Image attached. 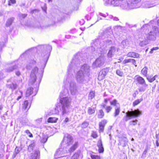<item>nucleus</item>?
I'll list each match as a JSON object with an SVG mask.
<instances>
[{
  "instance_id": "1",
  "label": "nucleus",
  "mask_w": 159,
  "mask_h": 159,
  "mask_svg": "<svg viewBox=\"0 0 159 159\" xmlns=\"http://www.w3.org/2000/svg\"><path fill=\"white\" fill-rule=\"evenodd\" d=\"M85 59L82 53L78 52L74 56L71 61L67 68L68 76L64 80L65 88H69L72 95H76L78 92L76 83L72 78L73 72L75 73V78L77 82L82 85L88 84L89 80L90 67L84 63Z\"/></svg>"
},
{
  "instance_id": "2",
  "label": "nucleus",
  "mask_w": 159,
  "mask_h": 159,
  "mask_svg": "<svg viewBox=\"0 0 159 159\" xmlns=\"http://www.w3.org/2000/svg\"><path fill=\"white\" fill-rule=\"evenodd\" d=\"M52 47L49 45H39L36 47H34L28 49L21 55L23 56L28 51H37L42 52V56L43 61L41 63V68L39 70L38 68L35 67L32 70L30 74V78L29 80V85H32L36 83V87L39 86L43 77L44 69L50 56L52 50Z\"/></svg>"
},
{
  "instance_id": "3",
  "label": "nucleus",
  "mask_w": 159,
  "mask_h": 159,
  "mask_svg": "<svg viewBox=\"0 0 159 159\" xmlns=\"http://www.w3.org/2000/svg\"><path fill=\"white\" fill-rule=\"evenodd\" d=\"M111 32V30L108 29L100 31L98 39L93 41L91 44V50L92 52H94V54L100 53L107 46L112 44L111 39L105 40L102 42L100 41L101 39L108 37Z\"/></svg>"
},
{
  "instance_id": "4",
  "label": "nucleus",
  "mask_w": 159,
  "mask_h": 159,
  "mask_svg": "<svg viewBox=\"0 0 159 159\" xmlns=\"http://www.w3.org/2000/svg\"><path fill=\"white\" fill-rule=\"evenodd\" d=\"M69 94L68 89H65L62 91L59 95L60 102L56 106L55 109V113L58 114L59 112H61L62 115L68 114L72 110L71 102L72 99L68 97H63L66 96Z\"/></svg>"
},
{
  "instance_id": "5",
  "label": "nucleus",
  "mask_w": 159,
  "mask_h": 159,
  "mask_svg": "<svg viewBox=\"0 0 159 159\" xmlns=\"http://www.w3.org/2000/svg\"><path fill=\"white\" fill-rule=\"evenodd\" d=\"M154 22V20H151L147 24H145L143 26V28L148 26L152 27V30L148 34H145L146 38L147 40L152 41L155 40L157 35H159V28L156 26H153L152 24Z\"/></svg>"
},
{
  "instance_id": "6",
  "label": "nucleus",
  "mask_w": 159,
  "mask_h": 159,
  "mask_svg": "<svg viewBox=\"0 0 159 159\" xmlns=\"http://www.w3.org/2000/svg\"><path fill=\"white\" fill-rule=\"evenodd\" d=\"M121 6L123 10H129L142 7V2L141 0H129L124 2Z\"/></svg>"
},
{
  "instance_id": "7",
  "label": "nucleus",
  "mask_w": 159,
  "mask_h": 159,
  "mask_svg": "<svg viewBox=\"0 0 159 159\" xmlns=\"http://www.w3.org/2000/svg\"><path fill=\"white\" fill-rule=\"evenodd\" d=\"M68 150V147L61 145L55 154L56 159H67L68 156L70 155Z\"/></svg>"
},
{
  "instance_id": "8",
  "label": "nucleus",
  "mask_w": 159,
  "mask_h": 159,
  "mask_svg": "<svg viewBox=\"0 0 159 159\" xmlns=\"http://www.w3.org/2000/svg\"><path fill=\"white\" fill-rule=\"evenodd\" d=\"M142 114V112L139 109L134 110H131V111H128L126 113V117L124 118L123 119L126 121L129 120L134 118H136Z\"/></svg>"
},
{
  "instance_id": "9",
  "label": "nucleus",
  "mask_w": 159,
  "mask_h": 159,
  "mask_svg": "<svg viewBox=\"0 0 159 159\" xmlns=\"http://www.w3.org/2000/svg\"><path fill=\"white\" fill-rule=\"evenodd\" d=\"M134 79L139 84L143 85L139 87V92H144L148 88V85L146 83L144 79L142 77L138 75L135 76Z\"/></svg>"
},
{
  "instance_id": "10",
  "label": "nucleus",
  "mask_w": 159,
  "mask_h": 159,
  "mask_svg": "<svg viewBox=\"0 0 159 159\" xmlns=\"http://www.w3.org/2000/svg\"><path fill=\"white\" fill-rule=\"evenodd\" d=\"M73 139L72 136L68 134L65 135L64 138L62 142L61 145L62 146H65L68 147L73 143Z\"/></svg>"
},
{
  "instance_id": "11",
  "label": "nucleus",
  "mask_w": 159,
  "mask_h": 159,
  "mask_svg": "<svg viewBox=\"0 0 159 159\" xmlns=\"http://www.w3.org/2000/svg\"><path fill=\"white\" fill-rule=\"evenodd\" d=\"M110 103L111 105L115 106L114 116L116 117L118 116L120 113V107L119 104L117 103V101L116 99H114L113 101H110Z\"/></svg>"
},
{
  "instance_id": "12",
  "label": "nucleus",
  "mask_w": 159,
  "mask_h": 159,
  "mask_svg": "<svg viewBox=\"0 0 159 159\" xmlns=\"http://www.w3.org/2000/svg\"><path fill=\"white\" fill-rule=\"evenodd\" d=\"M104 63V59L103 57H100L97 59L92 64V67L93 68L102 66Z\"/></svg>"
},
{
  "instance_id": "13",
  "label": "nucleus",
  "mask_w": 159,
  "mask_h": 159,
  "mask_svg": "<svg viewBox=\"0 0 159 159\" xmlns=\"http://www.w3.org/2000/svg\"><path fill=\"white\" fill-rule=\"evenodd\" d=\"M17 62L14 61L12 62L11 65L5 70V71L9 72L17 69L18 67Z\"/></svg>"
},
{
  "instance_id": "14",
  "label": "nucleus",
  "mask_w": 159,
  "mask_h": 159,
  "mask_svg": "<svg viewBox=\"0 0 159 159\" xmlns=\"http://www.w3.org/2000/svg\"><path fill=\"white\" fill-rule=\"evenodd\" d=\"M108 71L109 70L107 68L102 70L99 72L98 76V79L99 80H101L103 79Z\"/></svg>"
},
{
  "instance_id": "15",
  "label": "nucleus",
  "mask_w": 159,
  "mask_h": 159,
  "mask_svg": "<svg viewBox=\"0 0 159 159\" xmlns=\"http://www.w3.org/2000/svg\"><path fill=\"white\" fill-rule=\"evenodd\" d=\"M38 92V89L37 88H35L34 89L33 88L30 87L28 88L26 93V97H27L30 96L31 94H33V96H35Z\"/></svg>"
},
{
  "instance_id": "16",
  "label": "nucleus",
  "mask_w": 159,
  "mask_h": 159,
  "mask_svg": "<svg viewBox=\"0 0 159 159\" xmlns=\"http://www.w3.org/2000/svg\"><path fill=\"white\" fill-rule=\"evenodd\" d=\"M156 5L154 1H146L142 2V7L145 8H150Z\"/></svg>"
},
{
  "instance_id": "17",
  "label": "nucleus",
  "mask_w": 159,
  "mask_h": 159,
  "mask_svg": "<svg viewBox=\"0 0 159 159\" xmlns=\"http://www.w3.org/2000/svg\"><path fill=\"white\" fill-rule=\"evenodd\" d=\"M119 49V48H116L114 46L111 47L107 54V57L109 58L112 57L115 55L116 51H118Z\"/></svg>"
},
{
  "instance_id": "18",
  "label": "nucleus",
  "mask_w": 159,
  "mask_h": 159,
  "mask_svg": "<svg viewBox=\"0 0 159 159\" xmlns=\"http://www.w3.org/2000/svg\"><path fill=\"white\" fill-rule=\"evenodd\" d=\"M107 123L106 120H102L99 123V131L100 132H102L104 131V127Z\"/></svg>"
},
{
  "instance_id": "19",
  "label": "nucleus",
  "mask_w": 159,
  "mask_h": 159,
  "mask_svg": "<svg viewBox=\"0 0 159 159\" xmlns=\"http://www.w3.org/2000/svg\"><path fill=\"white\" fill-rule=\"evenodd\" d=\"M127 2L126 0H113L112 4L114 6H120V8L123 9L121 6L123 4L124 2Z\"/></svg>"
},
{
  "instance_id": "20",
  "label": "nucleus",
  "mask_w": 159,
  "mask_h": 159,
  "mask_svg": "<svg viewBox=\"0 0 159 159\" xmlns=\"http://www.w3.org/2000/svg\"><path fill=\"white\" fill-rule=\"evenodd\" d=\"M139 40L140 42L139 43V45L141 47H143L148 44V41L147 40L145 36H141L139 38Z\"/></svg>"
},
{
  "instance_id": "21",
  "label": "nucleus",
  "mask_w": 159,
  "mask_h": 159,
  "mask_svg": "<svg viewBox=\"0 0 159 159\" xmlns=\"http://www.w3.org/2000/svg\"><path fill=\"white\" fill-rule=\"evenodd\" d=\"M36 63V61L34 59H31L29 61L26 68L28 70L30 69L32 66L35 65Z\"/></svg>"
},
{
  "instance_id": "22",
  "label": "nucleus",
  "mask_w": 159,
  "mask_h": 159,
  "mask_svg": "<svg viewBox=\"0 0 159 159\" xmlns=\"http://www.w3.org/2000/svg\"><path fill=\"white\" fill-rule=\"evenodd\" d=\"M39 156L40 152L38 150H36L34 153H31L30 159H37L39 158Z\"/></svg>"
},
{
  "instance_id": "23",
  "label": "nucleus",
  "mask_w": 159,
  "mask_h": 159,
  "mask_svg": "<svg viewBox=\"0 0 159 159\" xmlns=\"http://www.w3.org/2000/svg\"><path fill=\"white\" fill-rule=\"evenodd\" d=\"M30 104L29 103L27 100H25L22 105V109L25 111H28L30 107Z\"/></svg>"
},
{
  "instance_id": "24",
  "label": "nucleus",
  "mask_w": 159,
  "mask_h": 159,
  "mask_svg": "<svg viewBox=\"0 0 159 159\" xmlns=\"http://www.w3.org/2000/svg\"><path fill=\"white\" fill-rule=\"evenodd\" d=\"M97 146L98 148L99 152L100 153L103 152L104 149L101 139H100L98 141Z\"/></svg>"
},
{
  "instance_id": "25",
  "label": "nucleus",
  "mask_w": 159,
  "mask_h": 159,
  "mask_svg": "<svg viewBox=\"0 0 159 159\" xmlns=\"http://www.w3.org/2000/svg\"><path fill=\"white\" fill-rule=\"evenodd\" d=\"M78 145V143L77 142H75L72 145V146L70 148H68L70 154L71 152H72L75 151L77 148Z\"/></svg>"
},
{
  "instance_id": "26",
  "label": "nucleus",
  "mask_w": 159,
  "mask_h": 159,
  "mask_svg": "<svg viewBox=\"0 0 159 159\" xmlns=\"http://www.w3.org/2000/svg\"><path fill=\"white\" fill-rule=\"evenodd\" d=\"M7 87L11 89L12 91L14 90H15L17 87L16 84L14 83H11L10 84H7Z\"/></svg>"
},
{
  "instance_id": "27",
  "label": "nucleus",
  "mask_w": 159,
  "mask_h": 159,
  "mask_svg": "<svg viewBox=\"0 0 159 159\" xmlns=\"http://www.w3.org/2000/svg\"><path fill=\"white\" fill-rule=\"evenodd\" d=\"M96 115L97 116L98 118L102 119L104 116V113L102 109H100L97 112Z\"/></svg>"
},
{
  "instance_id": "28",
  "label": "nucleus",
  "mask_w": 159,
  "mask_h": 159,
  "mask_svg": "<svg viewBox=\"0 0 159 159\" xmlns=\"http://www.w3.org/2000/svg\"><path fill=\"white\" fill-rule=\"evenodd\" d=\"M16 95L17 97L16 99L17 101H19L22 97L23 93L20 90L17 91L16 92Z\"/></svg>"
},
{
  "instance_id": "29",
  "label": "nucleus",
  "mask_w": 159,
  "mask_h": 159,
  "mask_svg": "<svg viewBox=\"0 0 159 159\" xmlns=\"http://www.w3.org/2000/svg\"><path fill=\"white\" fill-rule=\"evenodd\" d=\"M127 56L128 57L134 58H138L139 57V54L133 52H130L128 53Z\"/></svg>"
},
{
  "instance_id": "30",
  "label": "nucleus",
  "mask_w": 159,
  "mask_h": 159,
  "mask_svg": "<svg viewBox=\"0 0 159 159\" xmlns=\"http://www.w3.org/2000/svg\"><path fill=\"white\" fill-rule=\"evenodd\" d=\"M14 20V18L13 17H11L8 19L6 24V27H9L11 26L12 23Z\"/></svg>"
},
{
  "instance_id": "31",
  "label": "nucleus",
  "mask_w": 159,
  "mask_h": 159,
  "mask_svg": "<svg viewBox=\"0 0 159 159\" xmlns=\"http://www.w3.org/2000/svg\"><path fill=\"white\" fill-rule=\"evenodd\" d=\"M129 44V41L127 39L123 40L121 42V45L124 48H125L127 46H128Z\"/></svg>"
},
{
  "instance_id": "32",
  "label": "nucleus",
  "mask_w": 159,
  "mask_h": 159,
  "mask_svg": "<svg viewBox=\"0 0 159 159\" xmlns=\"http://www.w3.org/2000/svg\"><path fill=\"white\" fill-rule=\"evenodd\" d=\"M148 68L147 66H145L141 70V73L145 77L147 76Z\"/></svg>"
},
{
  "instance_id": "33",
  "label": "nucleus",
  "mask_w": 159,
  "mask_h": 159,
  "mask_svg": "<svg viewBox=\"0 0 159 159\" xmlns=\"http://www.w3.org/2000/svg\"><path fill=\"white\" fill-rule=\"evenodd\" d=\"M96 107H89L88 108V113L89 115H92L95 112V109Z\"/></svg>"
},
{
  "instance_id": "34",
  "label": "nucleus",
  "mask_w": 159,
  "mask_h": 159,
  "mask_svg": "<svg viewBox=\"0 0 159 159\" xmlns=\"http://www.w3.org/2000/svg\"><path fill=\"white\" fill-rule=\"evenodd\" d=\"M58 120V118L56 117H50L48 120L47 121L49 123H56Z\"/></svg>"
},
{
  "instance_id": "35",
  "label": "nucleus",
  "mask_w": 159,
  "mask_h": 159,
  "mask_svg": "<svg viewBox=\"0 0 159 159\" xmlns=\"http://www.w3.org/2000/svg\"><path fill=\"white\" fill-rule=\"evenodd\" d=\"M104 1L105 5H112L114 6V4H112L113 0H104Z\"/></svg>"
},
{
  "instance_id": "36",
  "label": "nucleus",
  "mask_w": 159,
  "mask_h": 159,
  "mask_svg": "<svg viewBox=\"0 0 159 159\" xmlns=\"http://www.w3.org/2000/svg\"><path fill=\"white\" fill-rule=\"evenodd\" d=\"M146 77L149 82L152 83L155 80V79L152 75H147Z\"/></svg>"
},
{
  "instance_id": "37",
  "label": "nucleus",
  "mask_w": 159,
  "mask_h": 159,
  "mask_svg": "<svg viewBox=\"0 0 159 159\" xmlns=\"http://www.w3.org/2000/svg\"><path fill=\"white\" fill-rule=\"evenodd\" d=\"M80 153V152H77L72 156L71 159H78Z\"/></svg>"
},
{
  "instance_id": "38",
  "label": "nucleus",
  "mask_w": 159,
  "mask_h": 159,
  "mask_svg": "<svg viewBox=\"0 0 159 159\" xmlns=\"http://www.w3.org/2000/svg\"><path fill=\"white\" fill-rule=\"evenodd\" d=\"M95 96V92L94 91H91L88 96V99H89L91 100L93 98H94Z\"/></svg>"
},
{
  "instance_id": "39",
  "label": "nucleus",
  "mask_w": 159,
  "mask_h": 159,
  "mask_svg": "<svg viewBox=\"0 0 159 159\" xmlns=\"http://www.w3.org/2000/svg\"><path fill=\"white\" fill-rule=\"evenodd\" d=\"M143 100V99L142 98L140 99H138L135 101H134L133 102V105L134 106H135L139 104Z\"/></svg>"
},
{
  "instance_id": "40",
  "label": "nucleus",
  "mask_w": 159,
  "mask_h": 159,
  "mask_svg": "<svg viewBox=\"0 0 159 159\" xmlns=\"http://www.w3.org/2000/svg\"><path fill=\"white\" fill-rule=\"evenodd\" d=\"M138 120L137 119H135L129 122V124L130 125H137Z\"/></svg>"
},
{
  "instance_id": "41",
  "label": "nucleus",
  "mask_w": 159,
  "mask_h": 159,
  "mask_svg": "<svg viewBox=\"0 0 159 159\" xmlns=\"http://www.w3.org/2000/svg\"><path fill=\"white\" fill-rule=\"evenodd\" d=\"M116 74L122 77L123 75V72L120 69H117L116 71Z\"/></svg>"
},
{
  "instance_id": "42",
  "label": "nucleus",
  "mask_w": 159,
  "mask_h": 159,
  "mask_svg": "<svg viewBox=\"0 0 159 159\" xmlns=\"http://www.w3.org/2000/svg\"><path fill=\"white\" fill-rule=\"evenodd\" d=\"M48 140V138L46 136H43L41 139V142L43 143H46Z\"/></svg>"
},
{
  "instance_id": "43",
  "label": "nucleus",
  "mask_w": 159,
  "mask_h": 159,
  "mask_svg": "<svg viewBox=\"0 0 159 159\" xmlns=\"http://www.w3.org/2000/svg\"><path fill=\"white\" fill-rule=\"evenodd\" d=\"M91 157L92 159H100V157L97 155L91 154Z\"/></svg>"
},
{
  "instance_id": "44",
  "label": "nucleus",
  "mask_w": 159,
  "mask_h": 159,
  "mask_svg": "<svg viewBox=\"0 0 159 159\" xmlns=\"http://www.w3.org/2000/svg\"><path fill=\"white\" fill-rule=\"evenodd\" d=\"M112 109V107L110 106H107L105 107V110L107 113L109 112Z\"/></svg>"
},
{
  "instance_id": "45",
  "label": "nucleus",
  "mask_w": 159,
  "mask_h": 159,
  "mask_svg": "<svg viewBox=\"0 0 159 159\" xmlns=\"http://www.w3.org/2000/svg\"><path fill=\"white\" fill-rule=\"evenodd\" d=\"M34 147V144H31L28 147V151L30 152H31L33 150V148Z\"/></svg>"
},
{
  "instance_id": "46",
  "label": "nucleus",
  "mask_w": 159,
  "mask_h": 159,
  "mask_svg": "<svg viewBox=\"0 0 159 159\" xmlns=\"http://www.w3.org/2000/svg\"><path fill=\"white\" fill-rule=\"evenodd\" d=\"M91 136L93 138H96L98 137V134L97 132L95 131H93L91 134Z\"/></svg>"
},
{
  "instance_id": "47",
  "label": "nucleus",
  "mask_w": 159,
  "mask_h": 159,
  "mask_svg": "<svg viewBox=\"0 0 159 159\" xmlns=\"http://www.w3.org/2000/svg\"><path fill=\"white\" fill-rule=\"evenodd\" d=\"M109 18L107 19V20H109L110 19H113V20H115V21H117V20H119V19L117 17H113V16L111 15L109 16Z\"/></svg>"
},
{
  "instance_id": "48",
  "label": "nucleus",
  "mask_w": 159,
  "mask_h": 159,
  "mask_svg": "<svg viewBox=\"0 0 159 159\" xmlns=\"http://www.w3.org/2000/svg\"><path fill=\"white\" fill-rule=\"evenodd\" d=\"M16 2V0H9L8 1V5L9 6L11 5V4H14Z\"/></svg>"
},
{
  "instance_id": "49",
  "label": "nucleus",
  "mask_w": 159,
  "mask_h": 159,
  "mask_svg": "<svg viewBox=\"0 0 159 159\" xmlns=\"http://www.w3.org/2000/svg\"><path fill=\"white\" fill-rule=\"evenodd\" d=\"M89 124L87 122H84L82 123L81 125L82 127L84 128H86L88 125Z\"/></svg>"
},
{
  "instance_id": "50",
  "label": "nucleus",
  "mask_w": 159,
  "mask_h": 159,
  "mask_svg": "<svg viewBox=\"0 0 159 159\" xmlns=\"http://www.w3.org/2000/svg\"><path fill=\"white\" fill-rule=\"evenodd\" d=\"M21 148H18L16 147V148L15 149V152L16 154V155L21 150Z\"/></svg>"
},
{
  "instance_id": "51",
  "label": "nucleus",
  "mask_w": 159,
  "mask_h": 159,
  "mask_svg": "<svg viewBox=\"0 0 159 159\" xmlns=\"http://www.w3.org/2000/svg\"><path fill=\"white\" fill-rule=\"evenodd\" d=\"M5 76L3 72H0V81L5 77Z\"/></svg>"
},
{
  "instance_id": "52",
  "label": "nucleus",
  "mask_w": 159,
  "mask_h": 159,
  "mask_svg": "<svg viewBox=\"0 0 159 159\" xmlns=\"http://www.w3.org/2000/svg\"><path fill=\"white\" fill-rule=\"evenodd\" d=\"M159 48L157 47H153L151 49V51L149 52V53H152L154 50H157Z\"/></svg>"
},
{
  "instance_id": "53",
  "label": "nucleus",
  "mask_w": 159,
  "mask_h": 159,
  "mask_svg": "<svg viewBox=\"0 0 159 159\" xmlns=\"http://www.w3.org/2000/svg\"><path fill=\"white\" fill-rule=\"evenodd\" d=\"M25 132L27 134H30L29 136L30 137H33L32 134L30 133V131L29 130H26L25 131Z\"/></svg>"
},
{
  "instance_id": "54",
  "label": "nucleus",
  "mask_w": 159,
  "mask_h": 159,
  "mask_svg": "<svg viewBox=\"0 0 159 159\" xmlns=\"http://www.w3.org/2000/svg\"><path fill=\"white\" fill-rule=\"evenodd\" d=\"M130 62L132 63L135 66H137V65H136V61L134 59H130Z\"/></svg>"
},
{
  "instance_id": "55",
  "label": "nucleus",
  "mask_w": 159,
  "mask_h": 159,
  "mask_svg": "<svg viewBox=\"0 0 159 159\" xmlns=\"http://www.w3.org/2000/svg\"><path fill=\"white\" fill-rule=\"evenodd\" d=\"M5 46V43L3 42H0V51L2 50V48Z\"/></svg>"
},
{
  "instance_id": "56",
  "label": "nucleus",
  "mask_w": 159,
  "mask_h": 159,
  "mask_svg": "<svg viewBox=\"0 0 159 159\" xmlns=\"http://www.w3.org/2000/svg\"><path fill=\"white\" fill-rule=\"evenodd\" d=\"M99 15L101 16H102L104 17H106L107 16H108V14L107 13L106 14H103L101 12L99 13Z\"/></svg>"
},
{
  "instance_id": "57",
  "label": "nucleus",
  "mask_w": 159,
  "mask_h": 159,
  "mask_svg": "<svg viewBox=\"0 0 159 159\" xmlns=\"http://www.w3.org/2000/svg\"><path fill=\"white\" fill-rule=\"evenodd\" d=\"M130 61V59H125L123 61V64H125L126 63H129Z\"/></svg>"
},
{
  "instance_id": "58",
  "label": "nucleus",
  "mask_w": 159,
  "mask_h": 159,
  "mask_svg": "<svg viewBox=\"0 0 159 159\" xmlns=\"http://www.w3.org/2000/svg\"><path fill=\"white\" fill-rule=\"evenodd\" d=\"M28 120H25L22 121V124L23 125H26L28 124Z\"/></svg>"
},
{
  "instance_id": "59",
  "label": "nucleus",
  "mask_w": 159,
  "mask_h": 159,
  "mask_svg": "<svg viewBox=\"0 0 159 159\" xmlns=\"http://www.w3.org/2000/svg\"><path fill=\"white\" fill-rule=\"evenodd\" d=\"M85 23V21L83 19H81L79 21V23L81 25H82Z\"/></svg>"
},
{
  "instance_id": "60",
  "label": "nucleus",
  "mask_w": 159,
  "mask_h": 159,
  "mask_svg": "<svg viewBox=\"0 0 159 159\" xmlns=\"http://www.w3.org/2000/svg\"><path fill=\"white\" fill-rule=\"evenodd\" d=\"M27 16V14H21L20 15V17L23 18H24L26 17Z\"/></svg>"
},
{
  "instance_id": "61",
  "label": "nucleus",
  "mask_w": 159,
  "mask_h": 159,
  "mask_svg": "<svg viewBox=\"0 0 159 159\" xmlns=\"http://www.w3.org/2000/svg\"><path fill=\"white\" fill-rule=\"evenodd\" d=\"M39 11L37 9L33 10L31 11V13L32 14L34 13H37L39 12Z\"/></svg>"
},
{
  "instance_id": "62",
  "label": "nucleus",
  "mask_w": 159,
  "mask_h": 159,
  "mask_svg": "<svg viewBox=\"0 0 159 159\" xmlns=\"http://www.w3.org/2000/svg\"><path fill=\"white\" fill-rule=\"evenodd\" d=\"M85 18L87 20H89L90 19L91 16L89 15H87L85 16Z\"/></svg>"
},
{
  "instance_id": "63",
  "label": "nucleus",
  "mask_w": 159,
  "mask_h": 159,
  "mask_svg": "<svg viewBox=\"0 0 159 159\" xmlns=\"http://www.w3.org/2000/svg\"><path fill=\"white\" fill-rule=\"evenodd\" d=\"M39 55L37 54H36L34 56V58L36 60H37V59L39 58Z\"/></svg>"
},
{
  "instance_id": "64",
  "label": "nucleus",
  "mask_w": 159,
  "mask_h": 159,
  "mask_svg": "<svg viewBox=\"0 0 159 159\" xmlns=\"http://www.w3.org/2000/svg\"><path fill=\"white\" fill-rule=\"evenodd\" d=\"M156 138L159 141V133L158 132V133L156 134Z\"/></svg>"
}]
</instances>
